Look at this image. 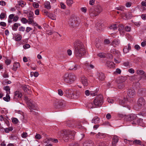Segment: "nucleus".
<instances>
[{
	"mask_svg": "<svg viewBox=\"0 0 146 146\" xmlns=\"http://www.w3.org/2000/svg\"><path fill=\"white\" fill-rule=\"evenodd\" d=\"M74 53L75 57L78 59L80 58L86 53L84 45L80 41L77 40L73 43Z\"/></svg>",
	"mask_w": 146,
	"mask_h": 146,
	"instance_id": "f257e3e1",
	"label": "nucleus"
},
{
	"mask_svg": "<svg viewBox=\"0 0 146 146\" xmlns=\"http://www.w3.org/2000/svg\"><path fill=\"white\" fill-rule=\"evenodd\" d=\"M127 94L128 97L127 98L122 100L121 102H120V104L123 106H125L124 105L127 103V102H131L132 100L133 97L136 94V92L135 90L133 89H129L127 92Z\"/></svg>",
	"mask_w": 146,
	"mask_h": 146,
	"instance_id": "f03ea898",
	"label": "nucleus"
},
{
	"mask_svg": "<svg viewBox=\"0 0 146 146\" xmlns=\"http://www.w3.org/2000/svg\"><path fill=\"white\" fill-rule=\"evenodd\" d=\"M75 75L72 74L66 73L64 74L63 78L64 81L67 83L71 84L76 79Z\"/></svg>",
	"mask_w": 146,
	"mask_h": 146,
	"instance_id": "7ed1b4c3",
	"label": "nucleus"
},
{
	"mask_svg": "<svg viewBox=\"0 0 146 146\" xmlns=\"http://www.w3.org/2000/svg\"><path fill=\"white\" fill-rule=\"evenodd\" d=\"M103 102V96L101 95L96 96L93 101L94 105L96 108L101 106Z\"/></svg>",
	"mask_w": 146,
	"mask_h": 146,
	"instance_id": "20e7f679",
	"label": "nucleus"
},
{
	"mask_svg": "<svg viewBox=\"0 0 146 146\" xmlns=\"http://www.w3.org/2000/svg\"><path fill=\"white\" fill-rule=\"evenodd\" d=\"M24 100L26 101L28 106L30 109L34 110L36 109V104L34 102L27 96L25 97Z\"/></svg>",
	"mask_w": 146,
	"mask_h": 146,
	"instance_id": "39448f33",
	"label": "nucleus"
},
{
	"mask_svg": "<svg viewBox=\"0 0 146 146\" xmlns=\"http://www.w3.org/2000/svg\"><path fill=\"white\" fill-rule=\"evenodd\" d=\"M138 119L137 115L134 114H132L126 117V119L129 121H135Z\"/></svg>",
	"mask_w": 146,
	"mask_h": 146,
	"instance_id": "423d86ee",
	"label": "nucleus"
},
{
	"mask_svg": "<svg viewBox=\"0 0 146 146\" xmlns=\"http://www.w3.org/2000/svg\"><path fill=\"white\" fill-rule=\"evenodd\" d=\"M69 133V131H65V130L61 132L63 140L65 142H67L69 140V138L70 137L69 136L68 133Z\"/></svg>",
	"mask_w": 146,
	"mask_h": 146,
	"instance_id": "0eeeda50",
	"label": "nucleus"
},
{
	"mask_svg": "<svg viewBox=\"0 0 146 146\" xmlns=\"http://www.w3.org/2000/svg\"><path fill=\"white\" fill-rule=\"evenodd\" d=\"M88 11L89 15L91 17H94L98 15L96 13L95 9L93 8L89 7L88 9Z\"/></svg>",
	"mask_w": 146,
	"mask_h": 146,
	"instance_id": "6e6552de",
	"label": "nucleus"
},
{
	"mask_svg": "<svg viewBox=\"0 0 146 146\" xmlns=\"http://www.w3.org/2000/svg\"><path fill=\"white\" fill-rule=\"evenodd\" d=\"M22 97V94L20 92L16 91L15 92L13 99L15 101H17L20 100Z\"/></svg>",
	"mask_w": 146,
	"mask_h": 146,
	"instance_id": "1a4fd4ad",
	"label": "nucleus"
},
{
	"mask_svg": "<svg viewBox=\"0 0 146 146\" xmlns=\"http://www.w3.org/2000/svg\"><path fill=\"white\" fill-rule=\"evenodd\" d=\"M145 104V100L142 97L139 98L137 102V105L138 106V109L140 108L141 107L143 106Z\"/></svg>",
	"mask_w": 146,
	"mask_h": 146,
	"instance_id": "9d476101",
	"label": "nucleus"
},
{
	"mask_svg": "<svg viewBox=\"0 0 146 146\" xmlns=\"http://www.w3.org/2000/svg\"><path fill=\"white\" fill-rule=\"evenodd\" d=\"M81 94V93L79 90H76L72 92L71 96L72 98L76 99L78 98Z\"/></svg>",
	"mask_w": 146,
	"mask_h": 146,
	"instance_id": "9b49d317",
	"label": "nucleus"
},
{
	"mask_svg": "<svg viewBox=\"0 0 146 146\" xmlns=\"http://www.w3.org/2000/svg\"><path fill=\"white\" fill-rule=\"evenodd\" d=\"M70 25L72 28H74L76 26L78 23L77 18L74 19V20L71 19L70 20Z\"/></svg>",
	"mask_w": 146,
	"mask_h": 146,
	"instance_id": "f8f14e48",
	"label": "nucleus"
},
{
	"mask_svg": "<svg viewBox=\"0 0 146 146\" xmlns=\"http://www.w3.org/2000/svg\"><path fill=\"white\" fill-rule=\"evenodd\" d=\"M113 53L114 54H116L117 55V57L116 58H114V61L116 63H118L120 62V60L119 59V57L120 56V53L118 51H113Z\"/></svg>",
	"mask_w": 146,
	"mask_h": 146,
	"instance_id": "ddd939ff",
	"label": "nucleus"
},
{
	"mask_svg": "<svg viewBox=\"0 0 146 146\" xmlns=\"http://www.w3.org/2000/svg\"><path fill=\"white\" fill-rule=\"evenodd\" d=\"M119 140L118 137L116 135H114L112 139V146H116L117 143L118 142Z\"/></svg>",
	"mask_w": 146,
	"mask_h": 146,
	"instance_id": "4468645a",
	"label": "nucleus"
},
{
	"mask_svg": "<svg viewBox=\"0 0 146 146\" xmlns=\"http://www.w3.org/2000/svg\"><path fill=\"white\" fill-rule=\"evenodd\" d=\"M80 81L83 85L87 86L88 85L87 79L84 76L81 77Z\"/></svg>",
	"mask_w": 146,
	"mask_h": 146,
	"instance_id": "2eb2a0df",
	"label": "nucleus"
},
{
	"mask_svg": "<svg viewBox=\"0 0 146 146\" xmlns=\"http://www.w3.org/2000/svg\"><path fill=\"white\" fill-rule=\"evenodd\" d=\"M97 75L98 76V78L99 80L103 81L104 80L105 76L103 73L101 72H98Z\"/></svg>",
	"mask_w": 146,
	"mask_h": 146,
	"instance_id": "dca6fc26",
	"label": "nucleus"
},
{
	"mask_svg": "<svg viewBox=\"0 0 146 146\" xmlns=\"http://www.w3.org/2000/svg\"><path fill=\"white\" fill-rule=\"evenodd\" d=\"M131 50V44L129 43L125 46L123 49V51L124 53H128L129 50Z\"/></svg>",
	"mask_w": 146,
	"mask_h": 146,
	"instance_id": "f3484780",
	"label": "nucleus"
},
{
	"mask_svg": "<svg viewBox=\"0 0 146 146\" xmlns=\"http://www.w3.org/2000/svg\"><path fill=\"white\" fill-rule=\"evenodd\" d=\"M126 80V78L125 77L121 76L119 77L117 80V83H124Z\"/></svg>",
	"mask_w": 146,
	"mask_h": 146,
	"instance_id": "a211bd4d",
	"label": "nucleus"
},
{
	"mask_svg": "<svg viewBox=\"0 0 146 146\" xmlns=\"http://www.w3.org/2000/svg\"><path fill=\"white\" fill-rule=\"evenodd\" d=\"M33 14L32 13H30L29 15V21H28V23H29V24H31L34 22L33 20Z\"/></svg>",
	"mask_w": 146,
	"mask_h": 146,
	"instance_id": "6ab92c4d",
	"label": "nucleus"
},
{
	"mask_svg": "<svg viewBox=\"0 0 146 146\" xmlns=\"http://www.w3.org/2000/svg\"><path fill=\"white\" fill-rule=\"evenodd\" d=\"M132 123L133 124H137L139 125H141L143 123V119L141 118H139L138 117L137 119L135 121H134L132 122Z\"/></svg>",
	"mask_w": 146,
	"mask_h": 146,
	"instance_id": "aec40b11",
	"label": "nucleus"
},
{
	"mask_svg": "<svg viewBox=\"0 0 146 146\" xmlns=\"http://www.w3.org/2000/svg\"><path fill=\"white\" fill-rule=\"evenodd\" d=\"M96 13L98 15L100 13H101L103 10V9L102 7L100 5H97L95 9Z\"/></svg>",
	"mask_w": 146,
	"mask_h": 146,
	"instance_id": "412c9836",
	"label": "nucleus"
},
{
	"mask_svg": "<svg viewBox=\"0 0 146 146\" xmlns=\"http://www.w3.org/2000/svg\"><path fill=\"white\" fill-rule=\"evenodd\" d=\"M66 125L69 127H73L74 126V122L70 120L67 121L65 122Z\"/></svg>",
	"mask_w": 146,
	"mask_h": 146,
	"instance_id": "4be33fe9",
	"label": "nucleus"
},
{
	"mask_svg": "<svg viewBox=\"0 0 146 146\" xmlns=\"http://www.w3.org/2000/svg\"><path fill=\"white\" fill-rule=\"evenodd\" d=\"M106 65L108 67L110 68H113L115 67L114 63L110 61H107Z\"/></svg>",
	"mask_w": 146,
	"mask_h": 146,
	"instance_id": "5701e85b",
	"label": "nucleus"
},
{
	"mask_svg": "<svg viewBox=\"0 0 146 146\" xmlns=\"http://www.w3.org/2000/svg\"><path fill=\"white\" fill-rule=\"evenodd\" d=\"M65 131H69V133H68V134L71 138L74 137L76 133V132L74 131H71L68 130H65Z\"/></svg>",
	"mask_w": 146,
	"mask_h": 146,
	"instance_id": "b1692460",
	"label": "nucleus"
},
{
	"mask_svg": "<svg viewBox=\"0 0 146 146\" xmlns=\"http://www.w3.org/2000/svg\"><path fill=\"white\" fill-rule=\"evenodd\" d=\"M123 16L127 19H130L132 17L131 13L129 12L124 13Z\"/></svg>",
	"mask_w": 146,
	"mask_h": 146,
	"instance_id": "393cba45",
	"label": "nucleus"
},
{
	"mask_svg": "<svg viewBox=\"0 0 146 146\" xmlns=\"http://www.w3.org/2000/svg\"><path fill=\"white\" fill-rule=\"evenodd\" d=\"M20 66V64L18 62L14 63L13 65L12 70L14 71H16L18 68Z\"/></svg>",
	"mask_w": 146,
	"mask_h": 146,
	"instance_id": "a878e982",
	"label": "nucleus"
},
{
	"mask_svg": "<svg viewBox=\"0 0 146 146\" xmlns=\"http://www.w3.org/2000/svg\"><path fill=\"white\" fill-rule=\"evenodd\" d=\"M118 27H119L118 30L119 31L120 33L121 34H124V27L123 25H119Z\"/></svg>",
	"mask_w": 146,
	"mask_h": 146,
	"instance_id": "bb28decb",
	"label": "nucleus"
},
{
	"mask_svg": "<svg viewBox=\"0 0 146 146\" xmlns=\"http://www.w3.org/2000/svg\"><path fill=\"white\" fill-rule=\"evenodd\" d=\"M23 89L25 92L29 93L30 92V88L29 86L28 85H24L23 87Z\"/></svg>",
	"mask_w": 146,
	"mask_h": 146,
	"instance_id": "cd10ccee",
	"label": "nucleus"
},
{
	"mask_svg": "<svg viewBox=\"0 0 146 146\" xmlns=\"http://www.w3.org/2000/svg\"><path fill=\"white\" fill-rule=\"evenodd\" d=\"M139 92L143 96H146V89L145 88H141L139 90Z\"/></svg>",
	"mask_w": 146,
	"mask_h": 146,
	"instance_id": "c85d7f7f",
	"label": "nucleus"
},
{
	"mask_svg": "<svg viewBox=\"0 0 146 146\" xmlns=\"http://www.w3.org/2000/svg\"><path fill=\"white\" fill-rule=\"evenodd\" d=\"M100 118L98 117H95L93 118L92 120V122L95 124L98 123L99 122Z\"/></svg>",
	"mask_w": 146,
	"mask_h": 146,
	"instance_id": "c756f323",
	"label": "nucleus"
},
{
	"mask_svg": "<svg viewBox=\"0 0 146 146\" xmlns=\"http://www.w3.org/2000/svg\"><path fill=\"white\" fill-rule=\"evenodd\" d=\"M119 25L117 24H112L110 26V27L109 28L110 29L113 30H116L117 29V28L118 27Z\"/></svg>",
	"mask_w": 146,
	"mask_h": 146,
	"instance_id": "7c9ffc66",
	"label": "nucleus"
},
{
	"mask_svg": "<svg viewBox=\"0 0 146 146\" xmlns=\"http://www.w3.org/2000/svg\"><path fill=\"white\" fill-rule=\"evenodd\" d=\"M119 40H114L111 42V44L114 46H116L119 45Z\"/></svg>",
	"mask_w": 146,
	"mask_h": 146,
	"instance_id": "2f4dec72",
	"label": "nucleus"
},
{
	"mask_svg": "<svg viewBox=\"0 0 146 146\" xmlns=\"http://www.w3.org/2000/svg\"><path fill=\"white\" fill-rule=\"evenodd\" d=\"M84 146H94L93 143L90 140L86 141L84 145Z\"/></svg>",
	"mask_w": 146,
	"mask_h": 146,
	"instance_id": "473e14b6",
	"label": "nucleus"
},
{
	"mask_svg": "<svg viewBox=\"0 0 146 146\" xmlns=\"http://www.w3.org/2000/svg\"><path fill=\"white\" fill-rule=\"evenodd\" d=\"M20 26V24L18 23H15L12 26V29L15 31H16L17 30V28L19 26Z\"/></svg>",
	"mask_w": 146,
	"mask_h": 146,
	"instance_id": "72a5a7b5",
	"label": "nucleus"
},
{
	"mask_svg": "<svg viewBox=\"0 0 146 146\" xmlns=\"http://www.w3.org/2000/svg\"><path fill=\"white\" fill-rule=\"evenodd\" d=\"M44 6L45 7L48 9H50L51 7L50 5V3L49 2L46 1L44 3Z\"/></svg>",
	"mask_w": 146,
	"mask_h": 146,
	"instance_id": "f704fd0d",
	"label": "nucleus"
},
{
	"mask_svg": "<svg viewBox=\"0 0 146 146\" xmlns=\"http://www.w3.org/2000/svg\"><path fill=\"white\" fill-rule=\"evenodd\" d=\"M96 137L98 138H104L106 136V135L104 133H99L96 135Z\"/></svg>",
	"mask_w": 146,
	"mask_h": 146,
	"instance_id": "c9c22d12",
	"label": "nucleus"
},
{
	"mask_svg": "<svg viewBox=\"0 0 146 146\" xmlns=\"http://www.w3.org/2000/svg\"><path fill=\"white\" fill-rule=\"evenodd\" d=\"M47 17L52 20H56V16L51 13H49Z\"/></svg>",
	"mask_w": 146,
	"mask_h": 146,
	"instance_id": "e433bc0d",
	"label": "nucleus"
},
{
	"mask_svg": "<svg viewBox=\"0 0 146 146\" xmlns=\"http://www.w3.org/2000/svg\"><path fill=\"white\" fill-rule=\"evenodd\" d=\"M64 93L67 95H72V91L71 89H67L66 90L64 91Z\"/></svg>",
	"mask_w": 146,
	"mask_h": 146,
	"instance_id": "4c0bfd02",
	"label": "nucleus"
},
{
	"mask_svg": "<svg viewBox=\"0 0 146 146\" xmlns=\"http://www.w3.org/2000/svg\"><path fill=\"white\" fill-rule=\"evenodd\" d=\"M87 106L88 108H96L94 105V103L91 102H89L88 103Z\"/></svg>",
	"mask_w": 146,
	"mask_h": 146,
	"instance_id": "58836bf2",
	"label": "nucleus"
},
{
	"mask_svg": "<svg viewBox=\"0 0 146 146\" xmlns=\"http://www.w3.org/2000/svg\"><path fill=\"white\" fill-rule=\"evenodd\" d=\"M3 89L6 92L7 94L10 93V88L9 86H6L4 87Z\"/></svg>",
	"mask_w": 146,
	"mask_h": 146,
	"instance_id": "ea45409f",
	"label": "nucleus"
},
{
	"mask_svg": "<svg viewBox=\"0 0 146 146\" xmlns=\"http://www.w3.org/2000/svg\"><path fill=\"white\" fill-rule=\"evenodd\" d=\"M9 94H7L6 97H3V100L5 101L9 102L10 100V97L9 95Z\"/></svg>",
	"mask_w": 146,
	"mask_h": 146,
	"instance_id": "a19ab883",
	"label": "nucleus"
},
{
	"mask_svg": "<svg viewBox=\"0 0 146 146\" xmlns=\"http://www.w3.org/2000/svg\"><path fill=\"white\" fill-rule=\"evenodd\" d=\"M117 87L120 89H122L125 87L124 83H117Z\"/></svg>",
	"mask_w": 146,
	"mask_h": 146,
	"instance_id": "79ce46f5",
	"label": "nucleus"
},
{
	"mask_svg": "<svg viewBox=\"0 0 146 146\" xmlns=\"http://www.w3.org/2000/svg\"><path fill=\"white\" fill-rule=\"evenodd\" d=\"M133 144L140 145L141 144V141L139 140L136 139L133 141Z\"/></svg>",
	"mask_w": 146,
	"mask_h": 146,
	"instance_id": "37998d69",
	"label": "nucleus"
},
{
	"mask_svg": "<svg viewBox=\"0 0 146 146\" xmlns=\"http://www.w3.org/2000/svg\"><path fill=\"white\" fill-rule=\"evenodd\" d=\"M96 46L97 48L99 49H101V42L99 40H97L96 42Z\"/></svg>",
	"mask_w": 146,
	"mask_h": 146,
	"instance_id": "c03bdc74",
	"label": "nucleus"
},
{
	"mask_svg": "<svg viewBox=\"0 0 146 146\" xmlns=\"http://www.w3.org/2000/svg\"><path fill=\"white\" fill-rule=\"evenodd\" d=\"M106 54L105 53H100L98 54V56L100 58H105L106 56Z\"/></svg>",
	"mask_w": 146,
	"mask_h": 146,
	"instance_id": "a18cd8bd",
	"label": "nucleus"
},
{
	"mask_svg": "<svg viewBox=\"0 0 146 146\" xmlns=\"http://www.w3.org/2000/svg\"><path fill=\"white\" fill-rule=\"evenodd\" d=\"M22 38V36L20 35L16 36L15 38V39L16 41H20Z\"/></svg>",
	"mask_w": 146,
	"mask_h": 146,
	"instance_id": "49530a36",
	"label": "nucleus"
},
{
	"mask_svg": "<svg viewBox=\"0 0 146 146\" xmlns=\"http://www.w3.org/2000/svg\"><path fill=\"white\" fill-rule=\"evenodd\" d=\"M66 2L67 5L68 6L71 5L73 3L72 0H67Z\"/></svg>",
	"mask_w": 146,
	"mask_h": 146,
	"instance_id": "de8ad7c7",
	"label": "nucleus"
},
{
	"mask_svg": "<svg viewBox=\"0 0 146 146\" xmlns=\"http://www.w3.org/2000/svg\"><path fill=\"white\" fill-rule=\"evenodd\" d=\"M13 129L12 127H10L9 128H5L4 129L5 132L7 133H9L10 131H12Z\"/></svg>",
	"mask_w": 146,
	"mask_h": 146,
	"instance_id": "09e8293b",
	"label": "nucleus"
},
{
	"mask_svg": "<svg viewBox=\"0 0 146 146\" xmlns=\"http://www.w3.org/2000/svg\"><path fill=\"white\" fill-rule=\"evenodd\" d=\"M106 141H102L98 145L99 146H106Z\"/></svg>",
	"mask_w": 146,
	"mask_h": 146,
	"instance_id": "8fccbe9b",
	"label": "nucleus"
},
{
	"mask_svg": "<svg viewBox=\"0 0 146 146\" xmlns=\"http://www.w3.org/2000/svg\"><path fill=\"white\" fill-rule=\"evenodd\" d=\"M54 105L56 108H58L59 107L58 106H60V105H59V103L58 100H57L54 103Z\"/></svg>",
	"mask_w": 146,
	"mask_h": 146,
	"instance_id": "3c124183",
	"label": "nucleus"
},
{
	"mask_svg": "<svg viewBox=\"0 0 146 146\" xmlns=\"http://www.w3.org/2000/svg\"><path fill=\"white\" fill-rule=\"evenodd\" d=\"M86 65L87 66V67L90 69H93L94 68V66L91 64H90L89 63L86 64Z\"/></svg>",
	"mask_w": 146,
	"mask_h": 146,
	"instance_id": "603ef678",
	"label": "nucleus"
},
{
	"mask_svg": "<svg viewBox=\"0 0 146 146\" xmlns=\"http://www.w3.org/2000/svg\"><path fill=\"white\" fill-rule=\"evenodd\" d=\"M115 9L117 10L122 11H123L124 9V7L123 6H120L116 7Z\"/></svg>",
	"mask_w": 146,
	"mask_h": 146,
	"instance_id": "864d4df0",
	"label": "nucleus"
},
{
	"mask_svg": "<svg viewBox=\"0 0 146 146\" xmlns=\"http://www.w3.org/2000/svg\"><path fill=\"white\" fill-rule=\"evenodd\" d=\"M11 62V60L9 59H7L5 61V63L7 65L10 64Z\"/></svg>",
	"mask_w": 146,
	"mask_h": 146,
	"instance_id": "5fc2aeb1",
	"label": "nucleus"
},
{
	"mask_svg": "<svg viewBox=\"0 0 146 146\" xmlns=\"http://www.w3.org/2000/svg\"><path fill=\"white\" fill-rule=\"evenodd\" d=\"M21 21L24 24L26 23H28L27 20L25 18H22Z\"/></svg>",
	"mask_w": 146,
	"mask_h": 146,
	"instance_id": "6e6d98bb",
	"label": "nucleus"
},
{
	"mask_svg": "<svg viewBox=\"0 0 146 146\" xmlns=\"http://www.w3.org/2000/svg\"><path fill=\"white\" fill-rule=\"evenodd\" d=\"M137 73L139 74L142 75L145 73V72L142 70H138L137 71Z\"/></svg>",
	"mask_w": 146,
	"mask_h": 146,
	"instance_id": "4d7b16f0",
	"label": "nucleus"
},
{
	"mask_svg": "<svg viewBox=\"0 0 146 146\" xmlns=\"http://www.w3.org/2000/svg\"><path fill=\"white\" fill-rule=\"evenodd\" d=\"M110 41L109 39H105L104 41V43L105 44H110Z\"/></svg>",
	"mask_w": 146,
	"mask_h": 146,
	"instance_id": "13d9d810",
	"label": "nucleus"
},
{
	"mask_svg": "<svg viewBox=\"0 0 146 146\" xmlns=\"http://www.w3.org/2000/svg\"><path fill=\"white\" fill-rule=\"evenodd\" d=\"M12 121L13 123L16 124L18 123V120L17 119L14 118L12 119Z\"/></svg>",
	"mask_w": 146,
	"mask_h": 146,
	"instance_id": "bf43d9fd",
	"label": "nucleus"
},
{
	"mask_svg": "<svg viewBox=\"0 0 146 146\" xmlns=\"http://www.w3.org/2000/svg\"><path fill=\"white\" fill-rule=\"evenodd\" d=\"M58 94L61 96H62L64 94L63 91L60 89L58 90Z\"/></svg>",
	"mask_w": 146,
	"mask_h": 146,
	"instance_id": "052dcab7",
	"label": "nucleus"
},
{
	"mask_svg": "<svg viewBox=\"0 0 146 146\" xmlns=\"http://www.w3.org/2000/svg\"><path fill=\"white\" fill-rule=\"evenodd\" d=\"M27 136V133L26 132H23L21 134V137L23 138H26Z\"/></svg>",
	"mask_w": 146,
	"mask_h": 146,
	"instance_id": "680f3d73",
	"label": "nucleus"
},
{
	"mask_svg": "<svg viewBox=\"0 0 146 146\" xmlns=\"http://www.w3.org/2000/svg\"><path fill=\"white\" fill-rule=\"evenodd\" d=\"M25 28L23 26L20 27L19 28V30L20 31L24 32L25 30Z\"/></svg>",
	"mask_w": 146,
	"mask_h": 146,
	"instance_id": "e2e57ef3",
	"label": "nucleus"
},
{
	"mask_svg": "<svg viewBox=\"0 0 146 146\" xmlns=\"http://www.w3.org/2000/svg\"><path fill=\"white\" fill-rule=\"evenodd\" d=\"M33 6L35 8H38L39 7V4L36 3H34L33 4Z\"/></svg>",
	"mask_w": 146,
	"mask_h": 146,
	"instance_id": "0e129e2a",
	"label": "nucleus"
},
{
	"mask_svg": "<svg viewBox=\"0 0 146 146\" xmlns=\"http://www.w3.org/2000/svg\"><path fill=\"white\" fill-rule=\"evenodd\" d=\"M125 29L126 31L130 32L131 31V29L130 27L128 26H126L125 27Z\"/></svg>",
	"mask_w": 146,
	"mask_h": 146,
	"instance_id": "69168bd1",
	"label": "nucleus"
},
{
	"mask_svg": "<svg viewBox=\"0 0 146 146\" xmlns=\"http://www.w3.org/2000/svg\"><path fill=\"white\" fill-rule=\"evenodd\" d=\"M69 146H79L78 144L77 143H74L69 144Z\"/></svg>",
	"mask_w": 146,
	"mask_h": 146,
	"instance_id": "338daca9",
	"label": "nucleus"
},
{
	"mask_svg": "<svg viewBox=\"0 0 146 146\" xmlns=\"http://www.w3.org/2000/svg\"><path fill=\"white\" fill-rule=\"evenodd\" d=\"M141 17L142 19L146 20V14H142L141 15Z\"/></svg>",
	"mask_w": 146,
	"mask_h": 146,
	"instance_id": "774afa93",
	"label": "nucleus"
}]
</instances>
